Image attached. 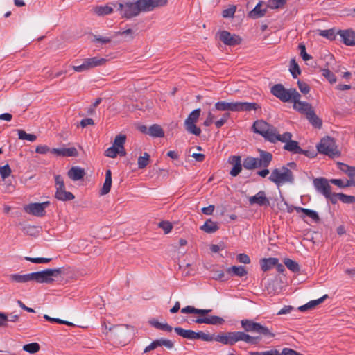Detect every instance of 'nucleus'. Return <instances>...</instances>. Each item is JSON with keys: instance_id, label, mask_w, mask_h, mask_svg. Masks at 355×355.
I'll return each mask as SVG.
<instances>
[{"instance_id": "obj_1", "label": "nucleus", "mask_w": 355, "mask_h": 355, "mask_svg": "<svg viewBox=\"0 0 355 355\" xmlns=\"http://www.w3.org/2000/svg\"><path fill=\"white\" fill-rule=\"evenodd\" d=\"M167 3L168 0L127 1L123 3H119L117 10L121 12L122 17L129 19L137 16L141 12H150L155 8L164 6Z\"/></svg>"}, {"instance_id": "obj_2", "label": "nucleus", "mask_w": 355, "mask_h": 355, "mask_svg": "<svg viewBox=\"0 0 355 355\" xmlns=\"http://www.w3.org/2000/svg\"><path fill=\"white\" fill-rule=\"evenodd\" d=\"M214 340L225 345H234L239 341H243L249 344H257L261 340L260 336H251L244 331H221L214 334Z\"/></svg>"}, {"instance_id": "obj_3", "label": "nucleus", "mask_w": 355, "mask_h": 355, "mask_svg": "<svg viewBox=\"0 0 355 355\" xmlns=\"http://www.w3.org/2000/svg\"><path fill=\"white\" fill-rule=\"evenodd\" d=\"M329 180L324 178L313 179V184L316 191L322 194L327 200H355L352 196H346L341 193H335L331 191Z\"/></svg>"}, {"instance_id": "obj_4", "label": "nucleus", "mask_w": 355, "mask_h": 355, "mask_svg": "<svg viewBox=\"0 0 355 355\" xmlns=\"http://www.w3.org/2000/svg\"><path fill=\"white\" fill-rule=\"evenodd\" d=\"M269 180L277 186L286 183H293L294 180L292 171L285 166L275 168L272 171Z\"/></svg>"}, {"instance_id": "obj_5", "label": "nucleus", "mask_w": 355, "mask_h": 355, "mask_svg": "<svg viewBox=\"0 0 355 355\" xmlns=\"http://www.w3.org/2000/svg\"><path fill=\"white\" fill-rule=\"evenodd\" d=\"M271 93L283 102H288L294 98H300L299 92L294 88L286 89L282 84L272 87Z\"/></svg>"}, {"instance_id": "obj_6", "label": "nucleus", "mask_w": 355, "mask_h": 355, "mask_svg": "<svg viewBox=\"0 0 355 355\" xmlns=\"http://www.w3.org/2000/svg\"><path fill=\"white\" fill-rule=\"evenodd\" d=\"M319 153L328 155L330 157H338L340 152L338 150L334 139L330 137H326L321 139L317 146Z\"/></svg>"}, {"instance_id": "obj_7", "label": "nucleus", "mask_w": 355, "mask_h": 355, "mask_svg": "<svg viewBox=\"0 0 355 355\" xmlns=\"http://www.w3.org/2000/svg\"><path fill=\"white\" fill-rule=\"evenodd\" d=\"M242 328L246 332H255L263 335L267 338H271L275 336V334L265 326H263L260 323L255 322L250 320H242L241 321Z\"/></svg>"}, {"instance_id": "obj_8", "label": "nucleus", "mask_w": 355, "mask_h": 355, "mask_svg": "<svg viewBox=\"0 0 355 355\" xmlns=\"http://www.w3.org/2000/svg\"><path fill=\"white\" fill-rule=\"evenodd\" d=\"M61 273L60 268L46 269L43 271L32 272V281L37 283L49 284L54 281V277Z\"/></svg>"}, {"instance_id": "obj_9", "label": "nucleus", "mask_w": 355, "mask_h": 355, "mask_svg": "<svg viewBox=\"0 0 355 355\" xmlns=\"http://www.w3.org/2000/svg\"><path fill=\"white\" fill-rule=\"evenodd\" d=\"M254 132L263 136L266 140L273 139L274 132L276 128L263 120L256 121L252 126Z\"/></svg>"}, {"instance_id": "obj_10", "label": "nucleus", "mask_w": 355, "mask_h": 355, "mask_svg": "<svg viewBox=\"0 0 355 355\" xmlns=\"http://www.w3.org/2000/svg\"><path fill=\"white\" fill-rule=\"evenodd\" d=\"M200 112L201 110L200 108L193 110L184 121V125L187 131L196 136L200 135L201 133L200 128L196 125V123L200 115Z\"/></svg>"}, {"instance_id": "obj_11", "label": "nucleus", "mask_w": 355, "mask_h": 355, "mask_svg": "<svg viewBox=\"0 0 355 355\" xmlns=\"http://www.w3.org/2000/svg\"><path fill=\"white\" fill-rule=\"evenodd\" d=\"M49 201L42 202H31L24 206V210L28 214L37 217H42L45 215V209L49 207Z\"/></svg>"}, {"instance_id": "obj_12", "label": "nucleus", "mask_w": 355, "mask_h": 355, "mask_svg": "<svg viewBox=\"0 0 355 355\" xmlns=\"http://www.w3.org/2000/svg\"><path fill=\"white\" fill-rule=\"evenodd\" d=\"M55 198L57 200H73L74 196L71 192H67L65 190V187L62 178L60 175L55 177Z\"/></svg>"}, {"instance_id": "obj_13", "label": "nucleus", "mask_w": 355, "mask_h": 355, "mask_svg": "<svg viewBox=\"0 0 355 355\" xmlns=\"http://www.w3.org/2000/svg\"><path fill=\"white\" fill-rule=\"evenodd\" d=\"M251 204L252 203H258L260 206H271L273 208L275 207V202L272 204L270 203V201H250ZM276 207L284 211H287L288 213L293 212V210H295V207L293 205H290L288 204L287 201H277Z\"/></svg>"}, {"instance_id": "obj_14", "label": "nucleus", "mask_w": 355, "mask_h": 355, "mask_svg": "<svg viewBox=\"0 0 355 355\" xmlns=\"http://www.w3.org/2000/svg\"><path fill=\"white\" fill-rule=\"evenodd\" d=\"M219 39L225 44L228 46H235L239 44L241 39L239 36L235 34H231L227 31H220L219 33Z\"/></svg>"}, {"instance_id": "obj_15", "label": "nucleus", "mask_w": 355, "mask_h": 355, "mask_svg": "<svg viewBox=\"0 0 355 355\" xmlns=\"http://www.w3.org/2000/svg\"><path fill=\"white\" fill-rule=\"evenodd\" d=\"M259 157H256V168H267L272 161V154L263 150H259Z\"/></svg>"}, {"instance_id": "obj_16", "label": "nucleus", "mask_w": 355, "mask_h": 355, "mask_svg": "<svg viewBox=\"0 0 355 355\" xmlns=\"http://www.w3.org/2000/svg\"><path fill=\"white\" fill-rule=\"evenodd\" d=\"M300 98H297L293 100V107L297 111L307 116L313 110V109L310 103L305 101H300Z\"/></svg>"}, {"instance_id": "obj_17", "label": "nucleus", "mask_w": 355, "mask_h": 355, "mask_svg": "<svg viewBox=\"0 0 355 355\" xmlns=\"http://www.w3.org/2000/svg\"><path fill=\"white\" fill-rule=\"evenodd\" d=\"M338 34L342 39L343 43L347 46L355 45V32L352 29L340 30Z\"/></svg>"}, {"instance_id": "obj_18", "label": "nucleus", "mask_w": 355, "mask_h": 355, "mask_svg": "<svg viewBox=\"0 0 355 355\" xmlns=\"http://www.w3.org/2000/svg\"><path fill=\"white\" fill-rule=\"evenodd\" d=\"M267 5L263 1H259L254 8L249 12V17L252 19H258L263 17L267 12Z\"/></svg>"}, {"instance_id": "obj_19", "label": "nucleus", "mask_w": 355, "mask_h": 355, "mask_svg": "<svg viewBox=\"0 0 355 355\" xmlns=\"http://www.w3.org/2000/svg\"><path fill=\"white\" fill-rule=\"evenodd\" d=\"M229 162L233 166L230 173L231 175L235 177L239 174L242 169L241 159L240 156H231L229 158Z\"/></svg>"}, {"instance_id": "obj_20", "label": "nucleus", "mask_w": 355, "mask_h": 355, "mask_svg": "<svg viewBox=\"0 0 355 355\" xmlns=\"http://www.w3.org/2000/svg\"><path fill=\"white\" fill-rule=\"evenodd\" d=\"M51 153L56 155L57 156L62 157H75L78 155V151L76 148H53Z\"/></svg>"}, {"instance_id": "obj_21", "label": "nucleus", "mask_w": 355, "mask_h": 355, "mask_svg": "<svg viewBox=\"0 0 355 355\" xmlns=\"http://www.w3.org/2000/svg\"><path fill=\"white\" fill-rule=\"evenodd\" d=\"M261 106L256 103L236 102V112H250L260 109Z\"/></svg>"}, {"instance_id": "obj_22", "label": "nucleus", "mask_w": 355, "mask_h": 355, "mask_svg": "<svg viewBox=\"0 0 355 355\" xmlns=\"http://www.w3.org/2000/svg\"><path fill=\"white\" fill-rule=\"evenodd\" d=\"M67 175L71 180L78 181L83 178L85 171L79 166H73L69 170Z\"/></svg>"}, {"instance_id": "obj_23", "label": "nucleus", "mask_w": 355, "mask_h": 355, "mask_svg": "<svg viewBox=\"0 0 355 355\" xmlns=\"http://www.w3.org/2000/svg\"><path fill=\"white\" fill-rule=\"evenodd\" d=\"M194 322L197 324H220L224 322V320L222 318L218 316H209L204 318H198L194 320Z\"/></svg>"}, {"instance_id": "obj_24", "label": "nucleus", "mask_w": 355, "mask_h": 355, "mask_svg": "<svg viewBox=\"0 0 355 355\" xmlns=\"http://www.w3.org/2000/svg\"><path fill=\"white\" fill-rule=\"evenodd\" d=\"M214 106L218 111L236 112V102L218 101L215 103Z\"/></svg>"}, {"instance_id": "obj_25", "label": "nucleus", "mask_w": 355, "mask_h": 355, "mask_svg": "<svg viewBox=\"0 0 355 355\" xmlns=\"http://www.w3.org/2000/svg\"><path fill=\"white\" fill-rule=\"evenodd\" d=\"M327 297V295H324V296H322V297H320V298H319L318 300H311L310 302H309L306 304L299 306L298 307V310L300 311L304 312V311H306L308 310L314 309L316 306H318V304H320L322 302H323L324 300Z\"/></svg>"}, {"instance_id": "obj_26", "label": "nucleus", "mask_w": 355, "mask_h": 355, "mask_svg": "<svg viewBox=\"0 0 355 355\" xmlns=\"http://www.w3.org/2000/svg\"><path fill=\"white\" fill-rule=\"evenodd\" d=\"M32 272L28 274H11L9 275L10 281L18 282V283H26L32 281Z\"/></svg>"}, {"instance_id": "obj_27", "label": "nucleus", "mask_w": 355, "mask_h": 355, "mask_svg": "<svg viewBox=\"0 0 355 355\" xmlns=\"http://www.w3.org/2000/svg\"><path fill=\"white\" fill-rule=\"evenodd\" d=\"M277 262V258H265L261 260L260 265L262 270L268 271L275 266Z\"/></svg>"}, {"instance_id": "obj_28", "label": "nucleus", "mask_w": 355, "mask_h": 355, "mask_svg": "<svg viewBox=\"0 0 355 355\" xmlns=\"http://www.w3.org/2000/svg\"><path fill=\"white\" fill-rule=\"evenodd\" d=\"M214 334H210L208 331H199L194 332V340H201L205 342H213L214 340Z\"/></svg>"}, {"instance_id": "obj_29", "label": "nucleus", "mask_w": 355, "mask_h": 355, "mask_svg": "<svg viewBox=\"0 0 355 355\" xmlns=\"http://www.w3.org/2000/svg\"><path fill=\"white\" fill-rule=\"evenodd\" d=\"M126 140V136L125 135H117L115 139L113 144V146L116 148H120L121 151V155L124 156L126 154V152L124 148V144Z\"/></svg>"}, {"instance_id": "obj_30", "label": "nucleus", "mask_w": 355, "mask_h": 355, "mask_svg": "<svg viewBox=\"0 0 355 355\" xmlns=\"http://www.w3.org/2000/svg\"><path fill=\"white\" fill-rule=\"evenodd\" d=\"M273 137L275 138H273L272 140L270 141L272 143H276L277 141H279L286 144L292 138V134L291 132H286L284 134L280 135L279 134L277 128H275Z\"/></svg>"}, {"instance_id": "obj_31", "label": "nucleus", "mask_w": 355, "mask_h": 355, "mask_svg": "<svg viewBox=\"0 0 355 355\" xmlns=\"http://www.w3.org/2000/svg\"><path fill=\"white\" fill-rule=\"evenodd\" d=\"M219 229L218 223L211 220H207L204 225L200 227V230L206 233H214Z\"/></svg>"}, {"instance_id": "obj_32", "label": "nucleus", "mask_w": 355, "mask_h": 355, "mask_svg": "<svg viewBox=\"0 0 355 355\" xmlns=\"http://www.w3.org/2000/svg\"><path fill=\"white\" fill-rule=\"evenodd\" d=\"M295 211L297 213L302 212L305 216L311 218L314 222H318L320 220L319 216L315 211L302 207H295Z\"/></svg>"}, {"instance_id": "obj_33", "label": "nucleus", "mask_w": 355, "mask_h": 355, "mask_svg": "<svg viewBox=\"0 0 355 355\" xmlns=\"http://www.w3.org/2000/svg\"><path fill=\"white\" fill-rule=\"evenodd\" d=\"M148 135L153 137H163L164 132L160 125L154 124L148 128Z\"/></svg>"}, {"instance_id": "obj_34", "label": "nucleus", "mask_w": 355, "mask_h": 355, "mask_svg": "<svg viewBox=\"0 0 355 355\" xmlns=\"http://www.w3.org/2000/svg\"><path fill=\"white\" fill-rule=\"evenodd\" d=\"M175 333L184 338L193 340H194V331L190 329H184L181 327L174 328Z\"/></svg>"}, {"instance_id": "obj_35", "label": "nucleus", "mask_w": 355, "mask_h": 355, "mask_svg": "<svg viewBox=\"0 0 355 355\" xmlns=\"http://www.w3.org/2000/svg\"><path fill=\"white\" fill-rule=\"evenodd\" d=\"M227 272L232 275L240 277H243L247 274V270L243 266H232L227 268Z\"/></svg>"}, {"instance_id": "obj_36", "label": "nucleus", "mask_w": 355, "mask_h": 355, "mask_svg": "<svg viewBox=\"0 0 355 355\" xmlns=\"http://www.w3.org/2000/svg\"><path fill=\"white\" fill-rule=\"evenodd\" d=\"M284 149L295 153H300L303 151L299 146L298 142L291 139L284 145Z\"/></svg>"}, {"instance_id": "obj_37", "label": "nucleus", "mask_w": 355, "mask_h": 355, "mask_svg": "<svg viewBox=\"0 0 355 355\" xmlns=\"http://www.w3.org/2000/svg\"><path fill=\"white\" fill-rule=\"evenodd\" d=\"M112 185V173L110 170L106 171L105 173V180L103 186V188L101 191V194L107 193L111 188Z\"/></svg>"}, {"instance_id": "obj_38", "label": "nucleus", "mask_w": 355, "mask_h": 355, "mask_svg": "<svg viewBox=\"0 0 355 355\" xmlns=\"http://www.w3.org/2000/svg\"><path fill=\"white\" fill-rule=\"evenodd\" d=\"M113 8L109 6H98L93 8V12L98 16H103L112 13Z\"/></svg>"}, {"instance_id": "obj_39", "label": "nucleus", "mask_w": 355, "mask_h": 355, "mask_svg": "<svg viewBox=\"0 0 355 355\" xmlns=\"http://www.w3.org/2000/svg\"><path fill=\"white\" fill-rule=\"evenodd\" d=\"M149 323L153 326V327L163 330L167 332H171L173 329L172 327H171L167 323H161L159 321H157L155 319H152L149 321Z\"/></svg>"}, {"instance_id": "obj_40", "label": "nucleus", "mask_w": 355, "mask_h": 355, "mask_svg": "<svg viewBox=\"0 0 355 355\" xmlns=\"http://www.w3.org/2000/svg\"><path fill=\"white\" fill-rule=\"evenodd\" d=\"M121 35L123 40L121 41H130L134 38V31L132 29L128 28L123 31H116L114 33V37Z\"/></svg>"}, {"instance_id": "obj_41", "label": "nucleus", "mask_w": 355, "mask_h": 355, "mask_svg": "<svg viewBox=\"0 0 355 355\" xmlns=\"http://www.w3.org/2000/svg\"><path fill=\"white\" fill-rule=\"evenodd\" d=\"M286 0H268L266 3L268 8L278 9L283 8L286 3Z\"/></svg>"}, {"instance_id": "obj_42", "label": "nucleus", "mask_w": 355, "mask_h": 355, "mask_svg": "<svg viewBox=\"0 0 355 355\" xmlns=\"http://www.w3.org/2000/svg\"><path fill=\"white\" fill-rule=\"evenodd\" d=\"M309 122L315 128H320L322 126V121L316 116L314 110L306 116Z\"/></svg>"}, {"instance_id": "obj_43", "label": "nucleus", "mask_w": 355, "mask_h": 355, "mask_svg": "<svg viewBox=\"0 0 355 355\" xmlns=\"http://www.w3.org/2000/svg\"><path fill=\"white\" fill-rule=\"evenodd\" d=\"M284 263L290 270H291L293 272H297L300 271L299 264L296 261L291 259H284Z\"/></svg>"}, {"instance_id": "obj_44", "label": "nucleus", "mask_w": 355, "mask_h": 355, "mask_svg": "<svg viewBox=\"0 0 355 355\" xmlns=\"http://www.w3.org/2000/svg\"><path fill=\"white\" fill-rule=\"evenodd\" d=\"M87 59L89 60L92 69L96 67L103 66L107 62V60L105 58L100 57H93Z\"/></svg>"}, {"instance_id": "obj_45", "label": "nucleus", "mask_w": 355, "mask_h": 355, "mask_svg": "<svg viewBox=\"0 0 355 355\" xmlns=\"http://www.w3.org/2000/svg\"><path fill=\"white\" fill-rule=\"evenodd\" d=\"M150 161V155L148 153H144L143 156H140L138 158V168L140 169H143L147 166L149 164Z\"/></svg>"}, {"instance_id": "obj_46", "label": "nucleus", "mask_w": 355, "mask_h": 355, "mask_svg": "<svg viewBox=\"0 0 355 355\" xmlns=\"http://www.w3.org/2000/svg\"><path fill=\"white\" fill-rule=\"evenodd\" d=\"M243 167L248 170L255 169L256 168V157H248L243 160Z\"/></svg>"}, {"instance_id": "obj_47", "label": "nucleus", "mask_w": 355, "mask_h": 355, "mask_svg": "<svg viewBox=\"0 0 355 355\" xmlns=\"http://www.w3.org/2000/svg\"><path fill=\"white\" fill-rule=\"evenodd\" d=\"M18 137L19 139L28 140L29 141H34L36 140L37 137L35 135L26 133L23 130H17Z\"/></svg>"}, {"instance_id": "obj_48", "label": "nucleus", "mask_w": 355, "mask_h": 355, "mask_svg": "<svg viewBox=\"0 0 355 355\" xmlns=\"http://www.w3.org/2000/svg\"><path fill=\"white\" fill-rule=\"evenodd\" d=\"M236 10V6L231 5L222 12V16L224 18H233Z\"/></svg>"}, {"instance_id": "obj_49", "label": "nucleus", "mask_w": 355, "mask_h": 355, "mask_svg": "<svg viewBox=\"0 0 355 355\" xmlns=\"http://www.w3.org/2000/svg\"><path fill=\"white\" fill-rule=\"evenodd\" d=\"M329 182L340 187V188H345L348 187H351V184L349 183L347 179L342 180V179H331L329 180Z\"/></svg>"}, {"instance_id": "obj_50", "label": "nucleus", "mask_w": 355, "mask_h": 355, "mask_svg": "<svg viewBox=\"0 0 355 355\" xmlns=\"http://www.w3.org/2000/svg\"><path fill=\"white\" fill-rule=\"evenodd\" d=\"M23 349L31 354H34L40 350V345L37 343H32L24 345Z\"/></svg>"}, {"instance_id": "obj_51", "label": "nucleus", "mask_w": 355, "mask_h": 355, "mask_svg": "<svg viewBox=\"0 0 355 355\" xmlns=\"http://www.w3.org/2000/svg\"><path fill=\"white\" fill-rule=\"evenodd\" d=\"M119 150L120 148L112 146L105 151V155L108 157L114 158L117 156V155H121V151Z\"/></svg>"}, {"instance_id": "obj_52", "label": "nucleus", "mask_w": 355, "mask_h": 355, "mask_svg": "<svg viewBox=\"0 0 355 355\" xmlns=\"http://www.w3.org/2000/svg\"><path fill=\"white\" fill-rule=\"evenodd\" d=\"M290 72L294 78H296L301 73L300 67L294 59L291 61Z\"/></svg>"}, {"instance_id": "obj_53", "label": "nucleus", "mask_w": 355, "mask_h": 355, "mask_svg": "<svg viewBox=\"0 0 355 355\" xmlns=\"http://www.w3.org/2000/svg\"><path fill=\"white\" fill-rule=\"evenodd\" d=\"M322 74L328 80L330 83L332 84L336 82V78L335 75L329 69H322Z\"/></svg>"}, {"instance_id": "obj_54", "label": "nucleus", "mask_w": 355, "mask_h": 355, "mask_svg": "<svg viewBox=\"0 0 355 355\" xmlns=\"http://www.w3.org/2000/svg\"><path fill=\"white\" fill-rule=\"evenodd\" d=\"M212 278L216 280H220L224 277V272L222 269L214 267L211 269Z\"/></svg>"}, {"instance_id": "obj_55", "label": "nucleus", "mask_w": 355, "mask_h": 355, "mask_svg": "<svg viewBox=\"0 0 355 355\" xmlns=\"http://www.w3.org/2000/svg\"><path fill=\"white\" fill-rule=\"evenodd\" d=\"M44 318L45 320H46L47 321L51 322H56V323H58V324H66L67 326H72V325H73V324L72 322H71L63 320H61V319H59V318H51V317H50V316H49L48 315H46V314L44 315Z\"/></svg>"}, {"instance_id": "obj_56", "label": "nucleus", "mask_w": 355, "mask_h": 355, "mask_svg": "<svg viewBox=\"0 0 355 355\" xmlns=\"http://www.w3.org/2000/svg\"><path fill=\"white\" fill-rule=\"evenodd\" d=\"M250 355H282L277 349H270L263 352H252Z\"/></svg>"}, {"instance_id": "obj_57", "label": "nucleus", "mask_w": 355, "mask_h": 355, "mask_svg": "<svg viewBox=\"0 0 355 355\" xmlns=\"http://www.w3.org/2000/svg\"><path fill=\"white\" fill-rule=\"evenodd\" d=\"M113 37H114V35L112 37L95 35L94 41L95 42H98V43H101V44H107L112 41V39Z\"/></svg>"}, {"instance_id": "obj_58", "label": "nucleus", "mask_w": 355, "mask_h": 355, "mask_svg": "<svg viewBox=\"0 0 355 355\" xmlns=\"http://www.w3.org/2000/svg\"><path fill=\"white\" fill-rule=\"evenodd\" d=\"M25 259L34 263H49L51 260V258H32L28 257H26Z\"/></svg>"}, {"instance_id": "obj_59", "label": "nucleus", "mask_w": 355, "mask_h": 355, "mask_svg": "<svg viewBox=\"0 0 355 355\" xmlns=\"http://www.w3.org/2000/svg\"><path fill=\"white\" fill-rule=\"evenodd\" d=\"M10 173L11 169L8 164L0 167V175L3 180L8 178Z\"/></svg>"}, {"instance_id": "obj_60", "label": "nucleus", "mask_w": 355, "mask_h": 355, "mask_svg": "<svg viewBox=\"0 0 355 355\" xmlns=\"http://www.w3.org/2000/svg\"><path fill=\"white\" fill-rule=\"evenodd\" d=\"M158 225L164 231L165 234L169 233L173 228L171 223L168 221H162Z\"/></svg>"}, {"instance_id": "obj_61", "label": "nucleus", "mask_w": 355, "mask_h": 355, "mask_svg": "<svg viewBox=\"0 0 355 355\" xmlns=\"http://www.w3.org/2000/svg\"><path fill=\"white\" fill-rule=\"evenodd\" d=\"M299 49L300 51V55L304 61H308L311 58V56L306 52L305 45L303 44H299Z\"/></svg>"}, {"instance_id": "obj_62", "label": "nucleus", "mask_w": 355, "mask_h": 355, "mask_svg": "<svg viewBox=\"0 0 355 355\" xmlns=\"http://www.w3.org/2000/svg\"><path fill=\"white\" fill-rule=\"evenodd\" d=\"M319 35L328 39H333L334 37V32L331 29L329 30H319Z\"/></svg>"}, {"instance_id": "obj_63", "label": "nucleus", "mask_w": 355, "mask_h": 355, "mask_svg": "<svg viewBox=\"0 0 355 355\" xmlns=\"http://www.w3.org/2000/svg\"><path fill=\"white\" fill-rule=\"evenodd\" d=\"M346 174L349 178L348 182L351 186H355V167L352 166Z\"/></svg>"}, {"instance_id": "obj_64", "label": "nucleus", "mask_w": 355, "mask_h": 355, "mask_svg": "<svg viewBox=\"0 0 355 355\" xmlns=\"http://www.w3.org/2000/svg\"><path fill=\"white\" fill-rule=\"evenodd\" d=\"M159 342H160V347L164 346L168 349H171L173 348V347H174V343L171 340L165 339V338H160Z\"/></svg>"}]
</instances>
